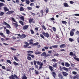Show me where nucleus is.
<instances>
[{"label":"nucleus","mask_w":79,"mask_h":79,"mask_svg":"<svg viewBox=\"0 0 79 79\" xmlns=\"http://www.w3.org/2000/svg\"><path fill=\"white\" fill-rule=\"evenodd\" d=\"M34 68H30L29 69V71H31V70H34Z\"/></svg>","instance_id":"nucleus-58"},{"label":"nucleus","mask_w":79,"mask_h":79,"mask_svg":"<svg viewBox=\"0 0 79 79\" xmlns=\"http://www.w3.org/2000/svg\"><path fill=\"white\" fill-rule=\"evenodd\" d=\"M52 29L54 31H56V28L54 27H52Z\"/></svg>","instance_id":"nucleus-54"},{"label":"nucleus","mask_w":79,"mask_h":79,"mask_svg":"<svg viewBox=\"0 0 79 79\" xmlns=\"http://www.w3.org/2000/svg\"><path fill=\"white\" fill-rule=\"evenodd\" d=\"M42 27H43V28L44 30H45V31L46 30V28H45V27L44 25H43L42 26Z\"/></svg>","instance_id":"nucleus-55"},{"label":"nucleus","mask_w":79,"mask_h":79,"mask_svg":"<svg viewBox=\"0 0 79 79\" xmlns=\"http://www.w3.org/2000/svg\"><path fill=\"white\" fill-rule=\"evenodd\" d=\"M74 59H75V60H77V61H79V58L74 57Z\"/></svg>","instance_id":"nucleus-45"},{"label":"nucleus","mask_w":79,"mask_h":79,"mask_svg":"<svg viewBox=\"0 0 79 79\" xmlns=\"http://www.w3.org/2000/svg\"><path fill=\"white\" fill-rule=\"evenodd\" d=\"M4 10L5 11H9V9L7 8V7L5 6L3 7Z\"/></svg>","instance_id":"nucleus-21"},{"label":"nucleus","mask_w":79,"mask_h":79,"mask_svg":"<svg viewBox=\"0 0 79 79\" xmlns=\"http://www.w3.org/2000/svg\"><path fill=\"white\" fill-rule=\"evenodd\" d=\"M2 68L3 69H6L5 67L4 66H2Z\"/></svg>","instance_id":"nucleus-60"},{"label":"nucleus","mask_w":79,"mask_h":79,"mask_svg":"<svg viewBox=\"0 0 79 79\" xmlns=\"http://www.w3.org/2000/svg\"><path fill=\"white\" fill-rule=\"evenodd\" d=\"M49 20L50 21H55V18H54L52 17V18H50Z\"/></svg>","instance_id":"nucleus-42"},{"label":"nucleus","mask_w":79,"mask_h":79,"mask_svg":"<svg viewBox=\"0 0 79 79\" xmlns=\"http://www.w3.org/2000/svg\"><path fill=\"white\" fill-rule=\"evenodd\" d=\"M6 31L7 34H10V30H9L6 29Z\"/></svg>","instance_id":"nucleus-30"},{"label":"nucleus","mask_w":79,"mask_h":79,"mask_svg":"<svg viewBox=\"0 0 79 79\" xmlns=\"http://www.w3.org/2000/svg\"><path fill=\"white\" fill-rule=\"evenodd\" d=\"M63 69L65 70V71H68V69L66 68V67H64L63 68Z\"/></svg>","instance_id":"nucleus-36"},{"label":"nucleus","mask_w":79,"mask_h":79,"mask_svg":"<svg viewBox=\"0 0 79 79\" xmlns=\"http://www.w3.org/2000/svg\"><path fill=\"white\" fill-rule=\"evenodd\" d=\"M23 79H27V77L26 76V75H24L22 78Z\"/></svg>","instance_id":"nucleus-50"},{"label":"nucleus","mask_w":79,"mask_h":79,"mask_svg":"<svg viewBox=\"0 0 79 79\" xmlns=\"http://www.w3.org/2000/svg\"><path fill=\"white\" fill-rule=\"evenodd\" d=\"M34 20V19H29V23H32V20Z\"/></svg>","instance_id":"nucleus-29"},{"label":"nucleus","mask_w":79,"mask_h":79,"mask_svg":"<svg viewBox=\"0 0 79 79\" xmlns=\"http://www.w3.org/2000/svg\"><path fill=\"white\" fill-rule=\"evenodd\" d=\"M31 34H34V31L33 30L31 29L30 30Z\"/></svg>","instance_id":"nucleus-38"},{"label":"nucleus","mask_w":79,"mask_h":79,"mask_svg":"<svg viewBox=\"0 0 79 79\" xmlns=\"http://www.w3.org/2000/svg\"><path fill=\"white\" fill-rule=\"evenodd\" d=\"M17 35L18 36H20L19 37L20 39H23V38H25V37H26V35L24 34H23L21 35H20V34H18Z\"/></svg>","instance_id":"nucleus-3"},{"label":"nucleus","mask_w":79,"mask_h":79,"mask_svg":"<svg viewBox=\"0 0 79 79\" xmlns=\"http://www.w3.org/2000/svg\"><path fill=\"white\" fill-rule=\"evenodd\" d=\"M74 16H79V14H76L74 15Z\"/></svg>","instance_id":"nucleus-62"},{"label":"nucleus","mask_w":79,"mask_h":79,"mask_svg":"<svg viewBox=\"0 0 79 79\" xmlns=\"http://www.w3.org/2000/svg\"><path fill=\"white\" fill-rule=\"evenodd\" d=\"M42 34L44 35L45 37H46L47 38H48L50 37L49 34L47 33H45L44 32L42 33Z\"/></svg>","instance_id":"nucleus-5"},{"label":"nucleus","mask_w":79,"mask_h":79,"mask_svg":"<svg viewBox=\"0 0 79 79\" xmlns=\"http://www.w3.org/2000/svg\"><path fill=\"white\" fill-rule=\"evenodd\" d=\"M74 33L72 31H70V36H73L74 35Z\"/></svg>","instance_id":"nucleus-15"},{"label":"nucleus","mask_w":79,"mask_h":79,"mask_svg":"<svg viewBox=\"0 0 79 79\" xmlns=\"http://www.w3.org/2000/svg\"><path fill=\"white\" fill-rule=\"evenodd\" d=\"M72 73H73V74H74L75 75H76V74H77V72H76L75 71L73 72Z\"/></svg>","instance_id":"nucleus-53"},{"label":"nucleus","mask_w":79,"mask_h":79,"mask_svg":"<svg viewBox=\"0 0 79 79\" xmlns=\"http://www.w3.org/2000/svg\"><path fill=\"white\" fill-rule=\"evenodd\" d=\"M27 9L28 10H32V8L28 6L27 7Z\"/></svg>","instance_id":"nucleus-32"},{"label":"nucleus","mask_w":79,"mask_h":79,"mask_svg":"<svg viewBox=\"0 0 79 79\" xmlns=\"http://www.w3.org/2000/svg\"><path fill=\"white\" fill-rule=\"evenodd\" d=\"M14 60H15V61H19V59H18L16 56H14Z\"/></svg>","instance_id":"nucleus-24"},{"label":"nucleus","mask_w":79,"mask_h":79,"mask_svg":"<svg viewBox=\"0 0 79 79\" xmlns=\"http://www.w3.org/2000/svg\"><path fill=\"white\" fill-rule=\"evenodd\" d=\"M30 5L31 6H33L34 5V3H31L30 4Z\"/></svg>","instance_id":"nucleus-51"},{"label":"nucleus","mask_w":79,"mask_h":79,"mask_svg":"<svg viewBox=\"0 0 79 79\" xmlns=\"http://www.w3.org/2000/svg\"><path fill=\"white\" fill-rule=\"evenodd\" d=\"M27 53H28V54H32L34 53V52L31 51H27Z\"/></svg>","instance_id":"nucleus-23"},{"label":"nucleus","mask_w":79,"mask_h":79,"mask_svg":"<svg viewBox=\"0 0 79 79\" xmlns=\"http://www.w3.org/2000/svg\"><path fill=\"white\" fill-rule=\"evenodd\" d=\"M20 18L22 20V21H24V16L20 17Z\"/></svg>","instance_id":"nucleus-31"},{"label":"nucleus","mask_w":79,"mask_h":79,"mask_svg":"<svg viewBox=\"0 0 79 79\" xmlns=\"http://www.w3.org/2000/svg\"><path fill=\"white\" fill-rule=\"evenodd\" d=\"M3 24L5 26H6V25H7L8 24V23H6V22H4Z\"/></svg>","instance_id":"nucleus-64"},{"label":"nucleus","mask_w":79,"mask_h":79,"mask_svg":"<svg viewBox=\"0 0 79 79\" xmlns=\"http://www.w3.org/2000/svg\"><path fill=\"white\" fill-rule=\"evenodd\" d=\"M6 27L7 28H11V27H10V25H9L8 24H7L6 25Z\"/></svg>","instance_id":"nucleus-47"},{"label":"nucleus","mask_w":79,"mask_h":79,"mask_svg":"<svg viewBox=\"0 0 79 79\" xmlns=\"http://www.w3.org/2000/svg\"><path fill=\"white\" fill-rule=\"evenodd\" d=\"M19 23L21 24V25H22V26H23V25H24V22L20 20L19 21Z\"/></svg>","instance_id":"nucleus-35"},{"label":"nucleus","mask_w":79,"mask_h":79,"mask_svg":"<svg viewBox=\"0 0 79 79\" xmlns=\"http://www.w3.org/2000/svg\"><path fill=\"white\" fill-rule=\"evenodd\" d=\"M69 55L70 56H75V57L76 56V54H75L73 53V52H70Z\"/></svg>","instance_id":"nucleus-10"},{"label":"nucleus","mask_w":79,"mask_h":79,"mask_svg":"<svg viewBox=\"0 0 79 79\" xmlns=\"http://www.w3.org/2000/svg\"><path fill=\"white\" fill-rule=\"evenodd\" d=\"M62 23L64 24H66L67 22L66 21H62Z\"/></svg>","instance_id":"nucleus-41"},{"label":"nucleus","mask_w":79,"mask_h":79,"mask_svg":"<svg viewBox=\"0 0 79 79\" xmlns=\"http://www.w3.org/2000/svg\"><path fill=\"white\" fill-rule=\"evenodd\" d=\"M28 27L29 26L28 25L24 26L23 27V29H24V30H26V29H27V28H28Z\"/></svg>","instance_id":"nucleus-12"},{"label":"nucleus","mask_w":79,"mask_h":79,"mask_svg":"<svg viewBox=\"0 0 79 79\" xmlns=\"http://www.w3.org/2000/svg\"><path fill=\"white\" fill-rule=\"evenodd\" d=\"M13 13H14V11L13 10L9 11L6 13L7 15H11Z\"/></svg>","instance_id":"nucleus-7"},{"label":"nucleus","mask_w":79,"mask_h":79,"mask_svg":"<svg viewBox=\"0 0 79 79\" xmlns=\"http://www.w3.org/2000/svg\"><path fill=\"white\" fill-rule=\"evenodd\" d=\"M59 55H60V54H59L58 53H55L54 54V56H59Z\"/></svg>","instance_id":"nucleus-40"},{"label":"nucleus","mask_w":79,"mask_h":79,"mask_svg":"<svg viewBox=\"0 0 79 79\" xmlns=\"http://www.w3.org/2000/svg\"><path fill=\"white\" fill-rule=\"evenodd\" d=\"M46 55H47V53L45 52H44L42 53V54H41V56H45Z\"/></svg>","instance_id":"nucleus-22"},{"label":"nucleus","mask_w":79,"mask_h":79,"mask_svg":"<svg viewBox=\"0 0 79 79\" xmlns=\"http://www.w3.org/2000/svg\"><path fill=\"white\" fill-rule=\"evenodd\" d=\"M49 68L50 70V71H51L52 72V71H53V67H52V66H49Z\"/></svg>","instance_id":"nucleus-18"},{"label":"nucleus","mask_w":79,"mask_h":79,"mask_svg":"<svg viewBox=\"0 0 79 79\" xmlns=\"http://www.w3.org/2000/svg\"><path fill=\"white\" fill-rule=\"evenodd\" d=\"M37 64L38 65H40L39 69H41L42 68L43 65H44V63L43 62H41V61L40 62L39 61H38L37 62Z\"/></svg>","instance_id":"nucleus-1"},{"label":"nucleus","mask_w":79,"mask_h":79,"mask_svg":"<svg viewBox=\"0 0 79 79\" xmlns=\"http://www.w3.org/2000/svg\"><path fill=\"white\" fill-rule=\"evenodd\" d=\"M52 75V76L54 77V78H56V73L55 72H53L52 73H51Z\"/></svg>","instance_id":"nucleus-6"},{"label":"nucleus","mask_w":79,"mask_h":79,"mask_svg":"<svg viewBox=\"0 0 79 79\" xmlns=\"http://www.w3.org/2000/svg\"><path fill=\"white\" fill-rule=\"evenodd\" d=\"M25 2L27 4L29 5L30 3V1L29 0H25Z\"/></svg>","instance_id":"nucleus-28"},{"label":"nucleus","mask_w":79,"mask_h":79,"mask_svg":"<svg viewBox=\"0 0 79 79\" xmlns=\"http://www.w3.org/2000/svg\"><path fill=\"white\" fill-rule=\"evenodd\" d=\"M4 4L3 3H0V11L2 10V6H3Z\"/></svg>","instance_id":"nucleus-19"},{"label":"nucleus","mask_w":79,"mask_h":79,"mask_svg":"<svg viewBox=\"0 0 79 79\" xmlns=\"http://www.w3.org/2000/svg\"><path fill=\"white\" fill-rule=\"evenodd\" d=\"M40 13L41 14L42 16H44V11L43 10H41Z\"/></svg>","instance_id":"nucleus-39"},{"label":"nucleus","mask_w":79,"mask_h":79,"mask_svg":"<svg viewBox=\"0 0 79 79\" xmlns=\"http://www.w3.org/2000/svg\"><path fill=\"white\" fill-rule=\"evenodd\" d=\"M4 15V12H1L0 13V15L1 16H3Z\"/></svg>","instance_id":"nucleus-49"},{"label":"nucleus","mask_w":79,"mask_h":79,"mask_svg":"<svg viewBox=\"0 0 79 79\" xmlns=\"http://www.w3.org/2000/svg\"><path fill=\"white\" fill-rule=\"evenodd\" d=\"M33 63L34 65H35L37 64V61H36L35 60H34Z\"/></svg>","instance_id":"nucleus-56"},{"label":"nucleus","mask_w":79,"mask_h":79,"mask_svg":"<svg viewBox=\"0 0 79 79\" xmlns=\"http://www.w3.org/2000/svg\"><path fill=\"white\" fill-rule=\"evenodd\" d=\"M10 49L12 50H13L14 51H16V49L13 48H10Z\"/></svg>","instance_id":"nucleus-57"},{"label":"nucleus","mask_w":79,"mask_h":79,"mask_svg":"<svg viewBox=\"0 0 79 79\" xmlns=\"http://www.w3.org/2000/svg\"><path fill=\"white\" fill-rule=\"evenodd\" d=\"M64 5L65 7H69V6L68 4V3L66 2H65L64 3Z\"/></svg>","instance_id":"nucleus-16"},{"label":"nucleus","mask_w":79,"mask_h":79,"mask_svg":"<svg viewBox=\"0 0 79 79\" xmlns=\"http://www.w3.org/2000/svg\"><path fill=\"white\" fill-rule=\"evenodd\" d=\"M15 78H18L17 76L15 74H14V75H11V77L10 76L9 77V78L10 79H15Z\"/></svg>","instance_id":"nucleus-4"},{"label":"nucleus","mask_w":79,"mask_h":79,"mask_svg":"<svg viewBox=\"0 0 79 79\" xmlns=\"http://www.w3.org/2000/svg\"><path fill=\"white\" fill-rule=\"evenodd\" d=\"M6 61L7 63H10V64H11V62L10 60H7Z\"/></svg>","instance_id":"nucleus-52"},{"label":"nucleus","mask_w":79,"mask_h":79,"mask_svg":"<svg viewBox=\"0 0 79 79\" xmlns=\"http://www.w3.org/2000/svg\"><path fill=\"white\" fill-rule=\"evenodd\" d=\"M73 77L75 78L76 79H79V75L77 74L76 75V76H74Z\"/></svg>","instance_id":"nucleus-27"},{"label":"nucleus","mask_w":79,"mask_h":79,"mask_svg":"<svg viewBox=\"0 0 79 79\" xmlns=\"http://www.w3.org/2000/svg\"><path fill=\"white\" fill-rule=\"evenodd\" d=\"M60 79H63V75L61 74H59L58 75Z\"/></svg>","instance_id":"nucleus-13"},{"label":"nucleus","mask_w":79,"mask_h":79,"mask_svg":"<svg viewBox=\"0 0 79 79\" xmlns=\"http://www.w3.org/2000/svg\"><path fill=\"white\" fill-rule=\"evenodd\" d=\"M52 61H53V62H56V60L55 59H52Z\"/></svg>","instance_id":"nucleus-59"},{"label":"nucleus","mask_w":79,"mask_h":79,"mask_svg":"<svg viewBox=\"0 0 79 79\" xmlns=\"http://www.w3.org/2000/svg\"><path fill=\"white\" fill-rule=\"evenodd\" d=\"M66 47V45H65L64 44H61L60 46V47L61 48H65Z\"/></svg>","instance_id":"nucleus-8"},{"label":"nucleus","mask_w":79,"mask_h":79,"mask_svg":"<svg viewBox=\"0 0 79 79\" xmlns=\"http://www.w3.org/2000/svg\"><path fill=\"white\" fill-rule=\"evenodd\" d=\"M31 14H32V15H33V16H35V14L34 13H32V12H31Z\"/></svg>","instance_id":"nucleus-63"},{"label":"nucleus","mask_w":79,"mask_h":79,"mask_svg":"<svg viewBox=\"0 0 79 79\" xmlns=\"http://www.w3.org/2000/svg\"><path fill=\"white\" fill-rule=\"evenodd\" d=\"M24 9L23 7L20 6V11H24Z\"/></svg>","instance_id":"nucleus-14"},{"label":"nucleus","mask_w":79,"mask_h":79,"mask_svg":"<svg viewBox=\"0 0 79 79\" xmlns=\"http://www.w3.org/2000/svg\"><path fill=\"white\" fill-rule=\"evenodd\" d=\"M56 66H57V63H56L54 64L53 65V67H54L55 68H56Z\"/></svg>","instance_id":"nucleus-44"},{"label":"nucleus","mask_w":79,"mask_h":79,"mask_svg":"<svg viewBox=\"0 0 79 79\" xmlns=\"http://www.w3.org/2000/svg\"><path fill=\"white\" fill-rule=\"evenodd\" d=\"M76 35H79V31H77L76 32Z\"/></svg>","instance_id":"nucleus-61"},{"label":"nucleus","mask_w":79,"mask_h":79,"mask_svg":"<svg viewBox=\"0 0 79 79\" xmlns=\"http://www.w3.org/2000/svg\"><path fill=\"white\" fill-rule=\"evenodd\" d=\"M25 44L26 45H23V47L24 48H31V46H29L28 47V46L29 45V44L28 42H26L25 43Z\"/></svg>","instance_id":"nucleus-2"},{"label":"nucleus","mask_w":79,"mask_h":79,"mask_svg":"<svg viewBox=\"0 0 79 79\" xmlns=\"http://www.w3.org/2000/svg\"><path fill=\"white\" fill-rule=\"evenodd\" d=\"M13 64L15 65V66H18V65H19V64L16 62L15 61H14L13 62Z\"/></svg>","instance_id":"nucleus-25"},{"label":"nucleus","mask_w":79,"mask_h":79,"mask_svg":"<svg viewBox=\"0 0 79 79\" xmlns=\"http://www.w3.org/2000/svg\"><path fill=\"white\" fill-rule=\"evenodd\" d=\"M11 19L12 21L14 22H15V23H17V22L16 21V20H15V19L14 18H12Z\"/></svg>","instance_id":"nucleus-48"},{"label":"nucleus","mask_w":79,"mask_h":79,"mask_svg":"<svg viewBox=\"0 0 79 79\" xmlns=\"http://www.w3.org/2000/svg\"><path fill=\"white\" fill-rule=\"evenodd\" d=\"M12 24L14 26H15V27H16V28H17V27H18V24L16 23H13Z\"/></svg>","instance_id":"nucleus-20"},{"label":"nucleus","mask_w":79,"mask_h":79,"mask_svg":"<svg viewBox=\"0 0 79 79\" xmlns=\"http://www.w3.org/2000/svg\"><path fill=\"white\" fill-rule=\"evenodd\" d=\"M69 42H74V39L71 38H69Z\"/></svg>","instance_id":"nucleus-33"},{"label":"nucleus","mask_w":79,"mask_h":79,"mask_svg":"<svg viewBox=\"0 0 79 79\" xmlns=\"http://www.w3.org/2000/svg\"><path fill=\"white\" fill-rule=\"evenodd\" d=\"M40 37L42 39H45V37H44V36L42 34H40Z\"/></svg>","instance_id":"nucleus-37"},{"label":"nucleus","mask_w":79,"mask_h":79,"mask_svg":"<svg viewBox=\"0 0 79 79\" xmlns=\"http://www.w3.org/2000/svg\"><path fill=\"white\" fill-rule=\"evenodd\" d=\"M0 35L2 36V37H3L4 38H5L6 37V36H5V35L3 34V33L2 32H0Z\"/></svg>","instance_id":"nucleus-11"},{"label":"nucleus","mask_w":79,"mask_h":79,"mask_svg":"<svg viewBox=\"0 0 79 79\" xmlns=\"http://www.w3.org/2000/svg\"><path fill=\"white\" fill-rule=\"evenodd\" d=\"M39 45V43L38 42H36L35 43H34L33 44V45L34 46V45Z\"/></svg>","instance_id":"nucleus-46"},{"label":"nucleus","mask_w":79,"mask_h":79,"mask_svg":"<svg viewBox=\"0 0 79 79\" xmlns=\"http://www.w3.org/2000/svg\"><path fill=\"white\" fill-rule=\"evenodd\" d=\"M65 66L66 67H69L70 66V64H69L68 62L65 63Z\"/></svg>","instance_id":"nucleus-26"},{"label":"nucleus","mask_w":79,"mask_h":79,"mask_svg":"<svg viewBox=\"0 0 79 79\" xmlns=\"http://www.w3.org/2000/svg\"><path fill=\"white\" fill-rule=\"evenodd\" d=\"M52 48H56L58 47V45H54V46H52Z\"/></svg>","instance_id":"nucleus-34"},{"label":"nucleus","mask_w":79,"mask_h":79,"mask_svg":"<svg viewBox=\"0 0 79 79\" xmlns=\"http://www.w3.org/2000/svg\"><path fill=\"white\" fill-rule=\"evenodd\" d=\"M62 74L64 76H65V77H66L68 75V73L66 72H63L62 73Z\"/></svg>","instance_id":"nucleus-9"},{"label":"nucleus","mask_w":79,"mask_h":79,"mask_svg":"<svg viewBox=\"0 0 79 79\" xmlns=\"http://www.w3.org/2000/svg\"><path fill=\"white\" fill-rule=\"evenodd\" d=\"M27 55H28V56H31L32 58L34 59L35 56H34V55H31L30 54H27Z\"/></svg>","instance_id":"nucleus-17"},{"label":"nucleus","mask_w":79,"mask_h":79,"mask_svg":"<svg viewBox=\"0 0 79 79\" xmlns=\"http://www.w3.org/2000/svg\"><path fill=\"white\" fill-rule=\"evenodd\" d=\"M27 59L28 60H32V59L31 58V56H28L27 57Z\"/></svg>","instance_id":"nucleus-43"}]
</instances>
